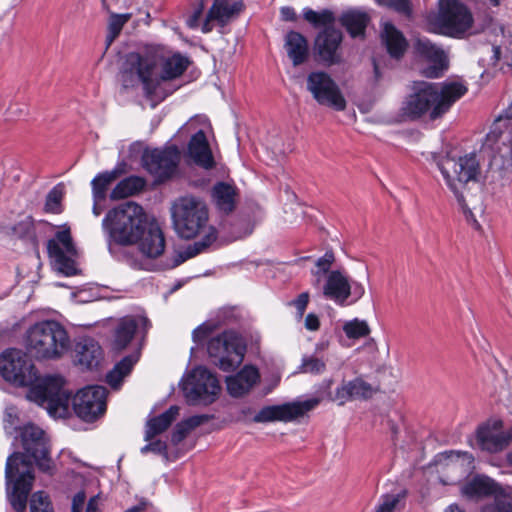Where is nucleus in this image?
Wrapping results in <instances>:
<instances>
[{"label":"nucleus","mask_w":512,"mask_h":512,"mask_svg":"<svg viewBox=\"0 0 512 512\" xmlns=\"http://www.w3.org/2000/svg\"><path fill=\"white\" fill-rule=\"evenodd\" d=\"M0 374L17 386H31L27 397L44 407L52 416L65 417L69 412L71 392L61 376H47L39 383L37 370L22 351L8 349L0 355Z\"/></svg>","instance_id":"1"},{"label":"nucleus","mask_w":512,"mask_h":512,"mask_svg":"<svg viewBox=\"0 0 512 512\" xmlns=\"http://www.w3.org/2000/svg\"><path fill=\"white\" fill-rule=\"evenodd\" d=\"M189 59L180 53H166L160 47H151L144 52L126 55L120 71L124 88L142 85L146 97H166L162 84L179 78L188 68Z\"/></svg>","instance_id":"2"},{"label":"nucleus","mask_w":512,"mask_h":512,"mask_svg":"<svg viewBox=\"0 0 512 512\" xmlns=\"http://www.w3.org/2000/svg\"><path fill=\"white\" fill-rule=\"evenodd\" d=\"M171 218L175 232L183 239H192L203 233L202 239L189 245L186 256L176 260L174 266L204 252L217 239V230L208 224L207 205L200 197L186 195L177 198L171 206Z\"/></svg>","instance_id":"3"},{"label":"nucleus","mask_w":512,"mask_h":512,"mask_svg":"<svg viewBox=\"0 0 512 512\" xmlns=\"http://www.w3.org/2000/svg\"><path fill=\"white\" fill-rule=\"evenodd\" d=\"M412 91L401 108L403 116L417 119L429 113L431 119H436L463 97L468 88L460 81L441 84L419 81L413 83Z\"/></svg>","instance_id":"4"},{"label":"nucleus","mask_w":512,"mask_h":512,"mask_svg":"<svg viewBox=\"0 0 512 512\" xmlns=\"http://www.w3.org/2000/svg\"><path fill=\"white\" fill-rule=\"evenodd\" d=\"M434 161L447 186L456 196L467 221H469L475 229L479 230L481 226L475 219L472 209H478L482 212V207L479 205L478 207L473 206L471 208V200L467 201L463 194L466 185L471 181H476L477 175L479 174V163L476 156L470 154L455 159L446 155L444 157H434Z\"/></svg>","instance_id":"5"},{"label":"nucleus","mask_w":512,"mask_h":512,"mask_svg":"<svg viewBox=\"0 0 512 512\" xmlns=\"http://www.w3.org/2000/svg\"><path fill=\"white\" fill-rule=\"evenodd\" d=\"M148 222L142 206L126 201L107 212L102 226L116 244L129 246L136 244Z\"/></svg>","instance_id":"6"},{"label":"nucleus","mask_w":512,"mask_h":512,"mask_svg":"<svg viewBox=\"0 0 512 512\" xmlns=\"http://www.w3.org/2000/svg\"><path fill=\"white\" fill-rule=\"evenodd\" d=\"M303 17L315 28L324 27L314 41V51L318 60L326 66L341 64L343 62L341 49L343 34L333 26L336 21L334 12L329 9L318 12L311 8H305Z\"/></svg>","instance_id":"7"},{"label":"nucleus","mask_w":512,"mask_h":512,"mask_svg":"<svg viewBox=\"0 0 512 512\" xmlns=\"http://www.w3.org/2000/svg\"><path fill=\"white\" fill-rule=\"evenodd\" d=\"M28 352L39 360H56L70 349L66 329L57 321L46 320L34 324L27 332Z\"/></svg>","instance_id":"8"},{"label":"nucleus","mask_w":512,"mask_h":512,"mask_svg":"<svg viewBox=\"0 0 512 512\" xmlns=\"http://www.w3.org/2000/svg\"><path fill=\"white\" fill-rule=\"evenodd\" d=\"M21 437L25 454L16 452L8 457L5 468L7 483H10L15 474L19 473V464L26 469L21 472L18 477L27 471H31V474L34 476L32 465L30 461L27 460V457L33 458L40 470L44 472L51 470L48 442L45 438L44 431L35 425H26L23 428Z\"/></svg>","instance_id":"9"},{"label":"nucleus","mask_w":512,"mask_h":512,"mask_svg":"<svg viewBox=\"0 0 512 512\" xmlns=\"http://www.w3.org/2000/svg\"><path fill=\"white\" fill-rule=\"evenodd\" d=\"M246 349L245 339L233 330L223 331L207 343V352L213 364L225 372L233 371L241 365Z\"/></svg>","instance_id":"10"},{"label":"nucleus","mask_w":512,"mask_h":512,"mask_svg":"<svg viewBox=\"0 0 512 512\" xmlns=\"http://www.w3.org/2000/svg\"><path fill=\"white\" fill-rule=\"evenodd\" d=\"M434 32L459 37L467 32L473 23L469 9L457 0H439V11L430 17Z\"/></svg>","instance_id":"11"},{"label":"nucleus","mask_w":512,"mask_h":512,"mask_svg":"<svg viewBox=\"0 0 512 512\" xmlns=\"http://www.w3.org/2000/svg\"><path fill=\"white\" fill-rule=\"evenodd\" d=\"M461 494L473 501L494 496V501L485 505L482 512H512V496L503 494L500 486L487 476L478 475L463 484Z\"/></svg>","instance_id":"12"},{"label":"nucleus","mask_w":512,"mask_h":512,"mask_svg":"<svg viewBox=\"0 0 512 512\" xmlns=\"http://www.w3.org/2000/svg\"><path fill=\"white\" fill-rule=\"evenodd\" d=\"M306 89L313 99L322 106L336 111L346 109V99L336 81L324 71H313L307 75Z\"/></svg>","instance_id":"13"},{"label":"nucleus","mask_w":512,"mask_h":512,"mask_svg":"<svg viewBox=\"0 0 512 512\" xmlns=\"http://www.w3.org/2000/svg\"><path fill=\"white\" fill-rule=\"evenodd\" d=\"M323 401L322 396H315L304 401L287 402L280 405L263 407L252 419L255 423L291 422L303 417Z\"/></svg>","instance_id":"14"},{"label":"nucleus","mask_w":512,"mask_h":512,"mask_svg":"<svg viewBox=\"0 0 512 512\" xmlns=\"http://www.w3.org/2000/svg\"><path fill=\"white\" fill-rule=\"evenodd\" d=\"M319 289L325 299L331 300L339 306L347 305L350 297L353 302H356L365 294L364 286L359 282H350L348 276L341 270L329 272L325 283Z\"/></svg>","instance_id":"15"},{"label":"nucleus","mask_w":512,"mask_h":512,"mask_svg":"<svg viewBox=\"0 0 512 512\" xmlns=\"http://www.w3.org/2000/svg\"><path fill=\"white\" fill-rule=\"evenodd\" d=\"M47 251L59 272L66 276H72L77 273L75 263L77 249L69 227H63L62 230L55 234L54 238L48 240Z\"/></svg>","instance_id":"16"},{"label":"nucleus","mask_w":512,"mask_h":512,"mask_svg":"<svg viewBox=\"0 0 512 512\" xmlns=\"http://www.w3.org/2000/svg\"><path fill=\"white\" fill-rule=\"evenodd\" d=\"M486 143L495 152L494 161L499 156L503 165L512 164V104L495 120Z\"/></svg>","instance_id":"17"},{"label":"nucleus","mask_w":512,"mask_h":512,"mask_svg":"<svg viewBox=\"0 0 512 512\" xmlns=\"http://www.w3.org/2000/svg\"><path fill=\"white\" fill-rule=\"evenodd\" d=\"M183 391L191 403H211L220 391L219 382L214 374L205 367H196L183 383Z\"/></svg>","instance_id":"18"},{"label":"nucleus","mask_w":512,"mask_h":512,"mask_svg":"<svg viewBox=\"0 0 512 512\" xmlns=\"http://www.w3.org/2000/svg\"><path fill=\"white\" fill-rule=\"evenodd\" d=\"M106 396L103 386H87L73 397V410L83 421L94 422L106 411Z\"/></svg>","instance_id":"19"},{"label":"nucleus","mask_w":512,"mask_h":512,"mask_svg":"<svg viewBox=\"0 0 512 512\" xmlns=\"http://www.w3.org/2000/svg\"><path fill=\"white\" fill-rule=\"evenodd\" d=\"M179 162L180 152L176 146L145 150L142 155L143 167L157 181H164L172 177L176 173Z\"/></svg>","instance_id":"20"},{"label":"nucleus","mask_w":512,"mask_h":512,"mask_svg":"<svg viewBox=\"0 0 512 512\" xmlns=\"http://www.w3.org/2000/svg\"><path fill=\"white\" fill-rule=\"evenodd\" d=\"M332 379H325L319 385L316 396H322L323 400L328 399L336 401L338 405H344L348 401L356 399H368L373 396L376 390L361 378H355L350 381H343L335 390L334 396L331 394Z\"/></svg>","instance_id":"21"},{"label":"nucleus","mask_w":512,"mask_h":512,"mask_svg":"<svg viewBox=\"0 0 512 512\" xmlns=\"http://www.w3.org/2000/svg\"><path fill=\"white\" fill-rule=\"evenodd\" d=\"M245 8L242 0H213L201 26L203 33H210L215 26L224 28L237 19Z\"/></svg>","instance_id":"22"},{"label":"nucleus","mask_w":512,"mask_h":512,"mask_svg":"<svg viewBox=\"0 0 512 512\" xmlns=\"http://www.w3.org/2000/svg\"><path fill=\"white\" fill-rule=\"evenodd\" d=\"M149 327L150 322L144 316L127 315L120 318L113 329L112 349L117 352L124 350L131 343L139 329L146 333Z\"/></svg>","instance_id":"23"},{"label":"nucleus","mask_w":512,"mask_h":512,"mask_svg":"<svg viewBox=\"0 0 512 512\" xmlns=\"http://www.w3.org/2000/svg\"><path fill=\"white\" fill-rule=\"evenodd\" d=\"M417 54L431 63L424 68L422 74L427 78H439L448 67L445 52L428 39H418L415 43Z\"/></svg>","instance_id":"24"},{"label":"nucleus","mask_w":512,"mask_h":512,"mask_svg":"<svg viewBox=\"0 0 512 512\" xmlns=\"http://www.w3.org/2000/svg\"><path fill=\"white\" fill-rule=\"evenodd\" d=\"M501 427L502 422L495 421L478 429L477 442L482 450L496 453L508 447L512 441V429L501 430Z\"/></svg>","instance_id":"25"},{"label":"nucleus","mask_w":512,"mask_h":512,"mask_svg":"<svg viewBox=\"0 0 512 512\" xmlns=\"http://www.w3.org/2000/svg\"><path fill=\"white\" fill-rule=\"evenodd\" d=\"M136 244L140 252L148 258L161 256L165 250V237L158 223L149 221Z\"/></svg>","instance_id":"26"},{"label":"nucleus","mask_w":512,"mask_h":512,"mask_svg":"<svg viewBox=\"0 0 512 512\" xmlns=\"http://www.w3.org/2000/svg\"><path fill=\"white\" fill-rule=\"evenodd\" d=\"M260 380V374L256 367L245 365L235 375L226 378L227 391L232 397H242Z\"/></svg>","instance_id":"27"},{"label":"nucleus","mask_w":512,"mask_h":512,"mask_svg":"<svg viewBox=\"0 0 512 512\" xmlns=\"http://www.w3.org/2000/svg\"><path fill=\"white\" fill-rule=\"evenodd\" d=\"M188 155L195 164L205 169L214 167V158L203 130L196 132L188 143Z\"/></svg>","instance_id":"28"},{"label":"nucleus","mask_w":512,"mask_h":512,"mask_svg":"<svg viewBox=\"0 0 512 512\" xmlns=\"http://www.w3.org/2000/svg\"><path fill=\"white\" fill-rule=\"evenodd\" d=\"M75 353L78 364L87 369L98 367L103 355L100 345L92 338L80 340L76 344Z\"/></svg>","instance_id":"29"},{"label":"nucleus","mask_w":512,"mask_h":512,"mask_svg":"<svg viewBox=\"0 0 512 512\" xmlns=\"http://www.w3.org/2000/svg\"><path fill=\"white\" fill-rule=\"evenodd\" d=\"M284 48L293 66H299L307 61L309 56L308 41L301 33L289 31L285 36Z\"/></svg>","instance_id":"30"},{"label":"nucleus","mask_w":512,"mask_h":512,"mask_svg":"<svg viewBox=\"0 0 512 512\" xmlns=\"http://www.w3.org/2000/svg\"><path fill=\"white\" fill-rule=\"evenodd\" d=\"M33 482L34 476L31 474V471H27L14 481L12 490L9 492V501L17 512H24L26 509Z\"/></svg>","instance_id":"31"},{"label":"nucleus","mask_w":512,"mask_h":512,"mask_svg":"<svg viewBox=\"0 0 512 512\" xmlns=\"http://www.w3.org/2000/svg\"><path fill=\"white\" fill-rule=\"evenodd\" d=\"M369 21L370 17L366 12L356 9L347 10L339 17V23L352 38L364 37Z\"/></svg>","instance_id":"32"},{"label":"nucleus","mask_w":512,"mask_h":512,"mask_svg":"<svg viewBox=\"0 0 512 512\" xmlns=\"http://www.w3.org/2000/svg\"><path fill=\"white\" fill-rule=\"evenodd\" d=\"M382 40L391 57L401 58L408 47V43L403 34L391 23H384L381 33Z\"/></svg>","instance_id":"33"},{"label":"nucleus","mask_w":512,"mask_h":512,"mask_svg":"<svg viewBox=\"0 0 512 512\" xmlns=\"http://www.w3.org/2000/svg\"><path fill=\"white\" fill-rule=\"evenodd\" d=\"M216 208L225 214L232 212L236 204V188L226 182H217L211 192Z\"/></svg>","instance_id":"34"},{"label":"nucleus","mask_w":512,"mask_h":512,"mask_svg":"<svg viewBox=\"0 0 512 512\" xmlns=\"http://www.w3.org/2000/svg\"><path fill=\"white\" fill-rule=\"evenodd\" d=\"M178 415L179 407L171 406L159 416L149 419L146 423L144 439L151 441L155 436L166 431Z\"/></svg>","instance_id":"35"},{"label":"nucleus","mask_w":512,"mask_h":512,"mask_svg":"<svg viewBox=\"0 0 512 512\" xmlns=\"http://www.w3.org/2000/svg\"><path fill=\"white\" fill-rule=\"evenodd\" d=\"M138 359L139 353H134L124 357L121 361L115 364L111 371L108 372L106 375V382L112 388H118L124 377L131 372Z\"/></svg>","instance_id":"36"},{"label":"nucleus","mask_w":512,"mask_h":512,"mask_svg":"<svg viewBox=\"0 0 512 512\" xmlns=\"http://www.w3.org/2000/svg\"><path fill=\"white\" fill-rule=\"evenodd\" d=\"M145 180L141 177L130 176L121 180L111 191L112 200L124 199L143 190Z\"/></svg>","instance_id":"37"},{"label":"nucleus","mask_w":512,"mask_h":512,"mask_svg":"<svg viewBox=\"0 0 512 512\" xmlns=\"http://www.w3.org/2000/svg\"><path fill=\"white\" fill-rule=\"evenodd\" d=\"M120 171L114 169L99 173L91 182L93 201L102 202L105 200L109 186L119 177Z\"/></svg>","instance_id":"38"},{"label":"nucleus","mask_w":512,"mask_h":512,"mask_svg":"<svg viewBox=\"0 0 512 512\" xmlns=\"http://www.w3.org/2000/svg\"><path fill=\"white\" fill-rule=\"evenodd\" d=\"M335 261V256L332 251H326V253L317 259L316 261V269L312 270V275L315 277L312 285L314 288H320L321 286V278L324 275H328L330 268Z\"/></svg>","instance_id":"39"},{"label":"nucleus","mask_w":512,"mask_h":512,"mask_svg":"<svg viewBox=\"0 0 512 512\" xmlns=\"http://www.w3.org/2000/svg\"><path fill=\"white\" fill-rule=\"evenodd\" d=\"M343 331L349 339H360L368 336L371 332L365 320L354 318L343 325Z\"/></svg>","instance_id":"40"},{"label":"nucleus","mask_w":512,"mask_h":512,"mask_svg":"<svg viewBox=\"0 0 512 512\" xmlns=\"http://www.w3.org/2000/svg\"><path fill=\"white\" fill-rule=\"evenodd\" d=\"M131 14H112L109 18L108 23V34L106 37L107 46H110L112 42L118 37L123 26L130 20Z\"/></svg>","instance_id":"41"},{"label":"nucleus","mask_w":512,"mask_h":512,"mask_svg":"<svg viewBox=\"0 0 512 512\" xmlns=\"http://www.w3.org/2000/svg\"><path fill=\"white\" fill-rule=\"evenodd\" d=\"M63 191L58 185L53 187L47 194L44 210L47 213L59 214L62 212Z\"/></svg>","instance_id":"42"},{"label":"nucleus","mask_w":512,"mask_h":512,"mask_svg":"<svg viewBox=\"0 0 512 512\" xmlns=\"http://www.w3.org/2000/svg\"><path fill=\"white\" fill-rule=\"evenodd\" d=\"M31 512H54L49 496L43 491L35 492L30 500Z\"/></svg>","instance_id":"43"},{"label":"nucleus","mask_w":512,"mask_h":512,"mask_svg":"<svg viewBox=\"0 0 512 512\" xmlns=\"http://www.w3.org/2000/svg\"><path fill=\"white\" fill-rule=\"evenodd\" d=\"M13 235L23 238L32 239L35 237L34 220L31 216L25 217L12 227Z\"/></svg>","instance_id":"44"},{"label":"nucleus","mask_w":512,"mask_h":512,"mask_svg":"<svg viewBox=\"0 0 512 512\" xmlns=\"http://www.w3.org/2000/svg\"><path fill=\"white\" fill-rule=\"evenodd\" d=\"M325 369V361L313 355L304 356L300 366L301 372L310 374H321L325 371Z\"/></svg>","instance_id":"45"},{"label":"nucleus","mask_w":512,"mask_h":512,"mask_svg":"<svg viewBox=\"0 0 512 512\" xmlns=\"http://www.w3.org/2000/svg\"><path fill=\"white\" fill-rule=\"evenodd\" d=\"M401 494H386L381 497V502L376 512H393L400 503Z\"/></svg>","instance_id":"46"},{"label":"nucleus","mask_w":512,"mask_h":512,"mask_svg":"<svg viewBox=\"0 0 512 512\" xmlns=\"http://www.w3.org/2000/svg\"><path fill=\"white\" fill-rule=\"evenodd\" d=\"M380 5L390 7L398 13L409 16L411 13V6L409 0H377Z\"/></svg>","instance_id":"47"},{"label":"nucleus","mask_w":512,"mask_h":512,"mask_svg":"<svg viewBox=\"0 0 512 512\" xmlns=\"http://www.w3.org/2000/svg\"><path fill=\"white\" fill-rule=\"evenodd\" d=\"M310 299V295L308 292H302L295 298L294 300L288 303L289 306H292L296 309V314L298 318H302L305 310L308 306Z\"/></svg>","instance_id":"48"},{"label":"nucleus","mask_w":512,"mask_h":512,"mask_svg":"<svg viewBox=\"0 0 512 512\" xmlns=\"http://www.w3.org/2000/svg\"><path fill=\"white\" fill-rule=\"evenodd\" d=\"M215 326L212 323H203L195 328L192 332L193 341L201 343L206 337H208L214 330Z\"/></svg>","instance_id":"49"},{"label":"nucleus","mask_w":512,"mask_h":512,"mask_svg":"<svg viewBox=\"0 0 512 512\" xmlns=\"http://www.w3.org/2000/svg\"><path fill=\"white\" fill-rule=\"evenodd\" d=\"M191 432L190 429L185 425L184 421L179 422L171 435V440L174 444L180 443L185 437Z\"/></svg>","instance_id":"50"},{"label":"nucleus","mask_w":512,"mask_h":512,"mask_svg":"<svg viewBox=\"0 0 512 512\" xmlns=\"http://www.w3.org/2000/svg\"><path fill=\"white\" fill-rule=\"evenodd\" d=\"M166 450H167L166 443L161 440H156V441L150 442V443L146 444L145 446H143L141 448V453L147 454L149 452H153L156 454H161V453H165Z\"/></svg>","instance_id":"51"},{"label":"nucleus","mask_w":512,"mask_h":512,"mask_svg":"<svg viewBox=\"0 0 512 512\" xmlns=\"http://www.w3.org/2000/svg\"><path fill=\"white\" fill-rule=\"evenodd\" d=\"M204 8H205L204 0H198L197 7L195 8L193 14L187 20V25L190 28H196L198 26L199 20L203 14Z\"/></svg>","instance_id":"52"},{"label":"nucleus","mask_w":512,"mask_h":512,"mask_svg":"<svg viewBox=\"0 0 512 512\" xmlns=\"http://www.w3.org/2000/svg\"><path fill=\"white\" fill-rule=\"evenodd\" d=\"M210 419L211 416L203 414L191 416L183 421L185 422V425L188 427V429L192 431L193 429L209 421Z\"/></svg>","instance_id":"53"},{"label":"nucleus","mask_w":512,"mask_h":512,"mask_svg":"<svg viewBox=\"0 0 512 512\" xmlns=\"http://www.w3.org/2000/svg\"><path fill=\"white\" fill-rule=\"evenodd\" d=\"M304 326L309 331H317L320 328V320L319 317L315 313L307 314Z\"/></svg>","instance_id":"54"},{"label":"nucleus","mask_w":512,"mask_h":512,"mask_svg":"<svg viewBox=\"0 0 512 512\" xmlns=\"http://www.w3.org/2000/svg\"><path fill=\"white\" fill-rule=\"evenodd\" d=\"M253 413V409L248 406L241 407L236 415V421L238 422H247L250 419V416Z\"/></svg>","instance_id":"55"},{"label":"nucleus","mask_w":512,"mask_h":512,"mask_svg":"<svg viewBox=\"0 0 512 512\" xmlns=\"http://www.w3.org/2000/svg\"><path fill=\"white\" fill-rule=\"evenodd\" d=\"M125 512H157L149 503L141 501L138 505H135Z\"/></svg>","instance_id":"56"},{"label":"nucleus","mask_w":512,"mask_h":512,"mask_svg":"<svg viewBox=\"0 0 512 512\" xmlns=\"http://www.w3.org/2000/svg\"><path fill=\"white\" fill-rule=\"evenodd\" d=\"M86 500L84 492H78L73 498L72 512H79Z\"/></svg>","instance_id":"57"},{"label":"nucleus","mask_w":512,"mask_h":512,"mask_svg":"<svg viewBox=\"0 0 512 512\" xmlns=\"http://www.w3.org/2000/svg\"><path fill=\"white\" fill-rule=\"evenodd\" d=\"M281 18L284 21H295L296 20V12L292 7L285 6L280 10Z\"/></svg>","instance_id":"58"},{"label":"nucleus","mask_w":512,"mask_h":512,"mask_svg":"<svg viewBox=\"0 0 512 512\" xmlns=\"http://www.w3.org/2000/svg\"><path fill=\"white\" fill-rule=\"evenodd\" d=\"M86 512H96V500L95 499H91L88 502L87 511Z\"/></svg>","instance_id":"59"},{"label":"nucleus","mask_w":512,"mask_h":512,"mask_svg":"<svg viewBox=\"0 0 512 512\" xmlns=\"http://www.w3.org/2000/svg\"><path fill=\"white\" fill-rule=\"evenodd\" d=\"M373 67H374L375 79H376V81H378L381 78V75H380L378 64L376 63L375 60H373Z\"/></svg>","instance_id":"60"},{"label":"nucleus","mask_w":512,"mask_h":512,"mask_svg":"<svg viewBox=\"0 0 512 512\" xmlns=\"http://www.w3.org/2000/svg\"><path fill=\"white\" fill-rule=\"evenodd\" d=\"M99 203L100 202L94 201V204H93V213L96 216H99L101 214V208L99 207Z\"/></svg>","instance_id":"61"},{"label":"nucleus","mask_w":512,"mask_h":512,"mask_svg":"<svg viewBox=\"0 0 512 512\" xmlns=\"http://www.w3.org/2000/svg\"><path fill=\"white\" fill-rule=\"evenodd\" d=\"M446 512H464L461 508H459L457 505L453 504V505H450Z\"/></svg>","instance_id":"62"},{"label":"nucleus","mask_w":512,"mask_h":512,"mask_svg":"<svg viewBox=\"0 0 512 512\" xmlns=\"http://www.w3.org/2000/svg\"><path fill=\"white\" fill-rule=\"evenodd\" d=\"M493 52H494L495 59L499 60L500 59V54H501V48L499 46H494L493 47Z\"/></svg>","instance_id":"63"},{"label":"nucleus","mask_w":512,"mask_h":512,"mask_svg":"<svg viewBox=\"0 0 512 512\" xmlns=\"http://www.w3.org/2000/svg\"><path fill=\"white\" fill-rule=\"evenodd\" d=\"M389 426H390L392 434L396 435L398 433V427L390 421H389Z\"/></svg>","instance_id":"64"}]
</instances>
